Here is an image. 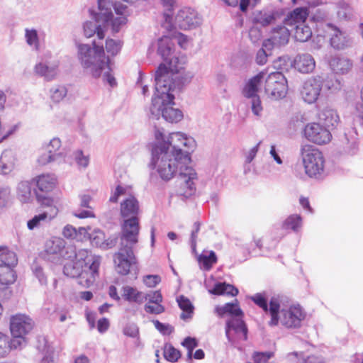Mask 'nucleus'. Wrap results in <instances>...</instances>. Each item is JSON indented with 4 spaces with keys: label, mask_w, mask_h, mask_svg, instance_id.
Here are the masks:
<instances>
[{
    "label": "nucleus",
    "mask_w": 363,
    "mask_h": 363,
    "mask_svg": "<svg viewBox=\"0 0 363 363\" xmlns=\"http://www.w3.org/2000/svg\"><path fill=\"white\" fill-rule=\"evenodd\" d=\"M127 6L121 3H113L112 0H98V12L90 10L95 21H88L83 25L84 35L91 38L96 34L99 39L105 37V29L111 26L113 33L120 31L127 23Z\"/></svg>",
    "instance_id": "nucleus-1"
},
{
    "label": "nucleus",
    "mask_w": 363,
    "mask_h": 363,
    "mask_svg": "<svg viewBox=\"0 0 363 363\" xmlns=\"http://www.w3.org/2000/svg\"><path fill=\"white\" fill-rule=\"evenodd\" d=\"M155 92L150 108V117L159 119L160 116L169 123H178L183 118V113L174 108V95L172 94L169 75L163 67L156 70L155 75Z\"/></svg>",
    "instance_id": "nucleus-2"
},
{
    "label": "nucleus",
    "mask_w": 363,
    "mask_h": 363,
    "mask_svg": "<svg viewBox=\"0 0 363 363\" xmlns=\"http://www.w3.org/2000/svg\"><path fill=\"white\" fill-rule=\"evenodd\" d=\"M140 233L139 219H125L121 225L119 237V250L113 255L116 271L121 275H127L130 269L137 268V258L133 252L138 242Z\"/></svg>",
    "instance_id": "nucleus-3"
},
{
    "label": "nucleus",
    "mask_w": 363,
    "mask_h": 363,
    "mask_svg": "<svg viewBox=\"0 0 363 363\" xmlns=\"http://www.w3.org/2000/svg\"><path fill=\"white\" fill-rule=\"evenodd\" d=\"M93 47L87 44L78 45V57L82 66L93 77H102L104 83L111 87L117 85L116 80L112 74L110 60L104 54L103 46H99L94 41Z\"/></svg>",
    "instance_id": "nucleus-4"
},
{
    "label": "nucleus",
    "mask_w": 363,
    "mask_h": 363,
    "mask_svg": "<svg viewBox=\"0 0 363 363\" xmlns=\"http://www.w3.org/2000/svg\"><path fill=\"white\" fill-rule=\"evenodd\" d=\"M272 316L267 324L271 328L281 327L287 330L301 328L306 312L299 304H290L286 296L282 295L279 303L271 307Z\"/></svg>",
    "instance_id": "nucleus-5"
},
{
    "label": "nucleus",
    "mask_w": 363,
    "mask_h": 363,
    "mask_svg": "<svg viewBox=\"0 0 363 363\" xmlns=\"http://www.w3.org/2000/svg\"><path fill=\"white\" fill-rule=\"evenodd\" d=\"M150 165L155 169L160 177L164 181L171 180L180 171V167L190 163L168 150L167 145H159L155 143L151 145Z\"/></svg>",
    "instance_id": "nucleus-6"
},
{
    "label": "nucleus",
    "mask_w": 363,
    "mask_h": 363,
    "mask_svg": "<svg viewBox=\"0 0 363 363\" xmlns=\"http://www.w3.org/2000/svg\"><path fill=\"white\" fill-rule=\"evenodd\" d=\"M155 143L159 145H167L168 150L181 157L184 161L191 162L190 151H193L196 142L192 137L182 132H174L166 137L160 129L155 130Z\"/></svg>",
    "instance_id": "nucleus-7"
},
{
    "label": "nucleus",
    "mask_w": 363,
    "mask_h": 363,
    "mask_svg": "<svg viewBox=\"0 0 363 363\" xmlns=\"http://www.w3.org/2000/svg\"><path fill=\"white\" fill-rule=\"evenodd\" d=\"M67 259L75 258L76 261L81 264L90 274L86 279L84 286L89 287L96 280L99 275V268L101 258L100 256L92 255L91 252L85 249L75 250L73 246H68L67 251Z\"/></svg>",
    "instance_id": "nucleus-8"
},
{
    "label": "nucleus",
    "mask_w": 363,
    "mask_h": 363,
    "mask_svg": "<svg viewBox=\"0 0 363 363\" xmlns=\"http://www.w3.org/2000/svg\"><path fill=\"white\" fill-rule=\"evenodd\" d=\"M123 197L120 203V214L125 219H139L140 203L137 198L129 193L126 187L117 186L109 198V201L116 203L119 198Z\"/></svg>",
    "instance_id": "nucleus-9"
},
{
    "label": "nucleus",
    "mask_w": 363,
    "mask_h": 363,
    "mask_svg": "<svg viewBox=\"0 0 363 363\" xmlns=\"http://www.w3.org/2000/svg\"><path fill=\"white\" fill-rule=\"evenodd\" d=\"M300 155L306 174L317 177L324 172L325 159L323 153L313 146L305 144L301 146Z\"/></svg>",
    "instance_id": "nucleus-10"
},
{
    "label": "nucleus",
    "mask_w": 363,
    "mask_h": 363,
    "mask_svg": "<svg viewBox=\"0 0 363 363\" xmlns=\"http://www.w3.org/2000/svg\"><path fill=\"white\" fill-rule=\"evenodd\" d=\"M186 62L185 57H175L169 62V67L161 64L157 68L159 69L163 67L166 72L169 74L172 93L176 89L180 90L184 86L189 84L194 76L191 72L184 70Z\"/></svg>",
    "instance_id": "nucleus-11"
},
{
    "label": "nucleus",
    "mask_w": 363,
    "mask_h": 363,
    "mask_svg": "<svg viewBox=\"0 0 363 363\" xmlns=\"http://www.w3.org/2000/svg\"><path fill=\"white\" fill-rule=\"evenodd\" d=\"M197 174L194 169L188 165L180 167L176 181V193L182 199H186L195 194Z\"/></svg>",
    "instance_id": "nucleus-12"
},
{
    "label": "nucleus",
    "mask_w": 363,
    "mask_h": 363,
    "mask_svg": "<svg viewBox=\"0 0 363 363\" xmlns=\"http://www.w3.org/2000/svg\"><path fill=\"white\" fill-rule=\"evenodd\" d=\"M287 90V81L281 72H272L266 78L264 91L271 99L277 100L284 98Z\"/></svg>",
    "instance_id": "nucleus-13"
},
{
    "label": "nucleus",
    "mask_w": 363,
    "mask_h": 363,
    "mask_svg": "<svg viewBox=\"0 0 363 363\" xmlns=\"http://www.w3.org/2000/svg\"><path fill=\"white\" fill-rule=\"evenodd\" d=\"M225 335L230 342L235 345L247 338V328L242 318H230L226 322Z\"/></svg>",
    "instance_id": "nucleus-14"
},
{
    "label": "nucleus",
    "mask_w": 363,
    "mask_h": 363,
    "mask_svg": "<svg viewBox=\"0 0 363 363\" xmlns=\"http://www.w3.org/2000/svg\"><path fill=\"white\" fill-rule=\"evenodd\" d=\"M323 79L320 75L307 79L302 85L301 96L308 104L315 103L323 90Z\"/></svg>",
    "instance_id": "nucleus-15"
},
{
    "label": "nucleus",
    "mask_w": 363,
    "mask_h": 363,
    "mask_svg": "<svg viewBox=\"0 0 363 363\" xmlns=\"http://www.w3.org/2000/svg\"><path fill=\"white\" fill-rule=\"evenodd\" d=\"M304 137L310 142L323 145L331 140L330 132L318 123H309L303 129Z\"/></svg>",
    "instance_id": "nucleus-16"
},
{
    "label": "nucleus",
    "mask_w": 363,
    "mask_h": 363,
    "mask_svg": "<svg viewBox=\"0 0 363 363\" xmlns=\"http://www.w3.org/2000/svg\"><path fill=\"white\" fill-rule=\"evenodd\" d=\"M201 23V17L191 8L186 7L180 9L175 17L176 25L183 30L196 28Z\"/></svg>",
    "instance_id": "nucleus-17"
},
{
    "label": "nucleus",
    "mask_w": 363,
    "mask_h": 363,
    "mask_svg": "<svg viewBox=\"0 0 363 363\" xmlns=\"http://www.w3.org/2000/svg\"><path fill=\"white\" fill-rule=\"evenodd\" d=\"M59 62L49 60L45 55L33 67V73L45 81L50 82L56 79L59 72Z\"/></svg>",
    "instance_id": "nucleus-18"
},
{
    "label": "nucleus",
    "mask_w": 363,
    "mask_h": 363,
    "mask_svg": "<svg viewBox=\"0 0 363 363\" xmlns=\"http://www.w3.org/2000/svg\"><path fill=\"white\" fill-rule=\"evenodd\" d=\"M67 247H65V241L60 238H54L46 242L45 253V257L52 262H58L62 258L67 259L66 253Z\"/></svg>",
    "instance_id": "nucleus-19"
},
{
    "label": "nucleus",
    "mask_w": 363,
    "mask_h": 363,
    "mask_svg": "<svg viewBox=\"0 0 363 363\" xmlns=\"http://www.w3.org/2000/svg\"><path fill=\"white\" fill-rule=\"evenodd\" d=\"M269 36L268 39L263 41V47L268 50L274 47L286 45L289 40L290 32L284 26H277L272 29Z\"/></svg>",
    "instance_id": "nucleus-20"
},
{
    "label": "nucleus",
    "mask_w": 363,
    "mask_h": 363,
    "mask_svg": "<svg viewBox=\"0 0 363 363\" xmlns=\"http://www.w3.org/2000/svg\"><path fill=\"white\" fill-rule=\"evenodd\" d=\"M33 321L27 315L17 314L11 318L10 330L12 335H26L33 328Z\"/></svg>",
    "instance_id": "nucleus-21"
},
{
    "label": "nucleus",
    "mask_w": 363,
    "mask_h": 363,
    "mask_svg": "<svg viewBox=\"0 0 363 363\" xmlns=\"http://www.w3.org/2000/svg\"><path fill=\"white\" fill-rule=\"evenodd\" d=\"M325 35L330 37V45L335 49L341 50L344 49L349 45V40L337 27L330 23H327L323 28Z\"/></svg>",
    "instance_id": "nucleus-22"
},
{
    "label": "nucleus",
    "mask_w": 363,
    "mask_h": 363,
    "mask_svg": "<svg viewBox=\"0 0 363 363\" xmlns=\"http://www.w3.org/2000/svg\"><path fill=\"white\" fill-rule=\"evenodd\" d=\"M63 273L65 276L69 277H79V284L83 286H85L86 279L90 275L89 272L77 261H69L67 262L64 266Z\"/></svg>",
    "instance_id": "nucleus-23"
},
{
    "label": "nucleus",
    "mask_w": 363,
    "mask_h": 363,
    "mask_svg": "<svg viewBox=\"0 0 363 363\" xmlns=\"http://www.w3.org/2000/svg\"><path fill=\"white\" fill-rule=\"evenodd\" d=\"M282 295L274 294L269 300L265 292L257 293L250 297V299L260 308H262L269 316H272L271 307L274 303H279Z\"/></svg>",
    "instance_id": "nucleus-24"
},
{
    "label": "nucleus",
    "mask_w": 363,
    "mask_h": 363,
    "mask_svg": "<svg viewBox=\"0 0 363 363\" xmlns=\"http://www.w3.org/2000/svg\"><path fill=\"white\" fill-rule=\"evenodd\" d=\"M58 210L55 206H50V211H45L35 215L27 222V227L30 230L40 228L43 224L50 222L57 214Z\"/></svg>",
    "instance_id": "nucleus-25"
},
{
    "label": "nucleus",
    "mask_w": 363,
    "mask_h": 363,
    "mask_svg": "<svg viewBox=\"0 0 363 363\" xmlns=\"http://www.w3.org/2000/svg\"><path fill=\"white\" fill-rule=\"evenodd\" d=\"M266 73L260 72L257 75L250 78L245 84L242 89V94L245 97L250 99L255 96H259L257 92L259 87L265 78Z\"/></svg>",
    "instance_id": "nucleus-26"
},
{
    "label": "nucleus",
    "mask_w": 363,
    "mask_h": 363,
    "mask_svg": "<svg viewBox=\"0 0 363 363\" xmlns=\"http://www.w3.org/2000/svg\"><path fill=\"white\" fill-rule=\"evenodd\" d=\"M294 68L301 73H309L313 72L315 67L313 57L308 53L299 54L294 60Z\"/></svg>",
    "instance_id": "nucleus-27"
},
{
    "label": "nucleus",
    "mask_w": 363,
    "mask_h": 363,
    "mask_svg": "<svg viewBox=\"0 0 363 363\" xmlns=\"http://www.w3.org/2000/svg\"><path fill=\"white\" fill-rule=\"evenodd\" d=\"M45 36V33L34 28H26L24 38L27 45L34 51L40 49V41Z\"/></svg>",
    "instance_id": "nucleus-28"
},
{
    "label": "nucleus",
    "mask_w": 363,
    "mask_h": 363,
    "mask_svg": "<svg viewBox=\"0 0 363 363\" xmlns=\"http://www.w3.org/2000/svg\"><path fill=\"white\" fill-rule=\"evenodd\" d=\"M157 45V53L169 65V62L176 57H172L174 48L172 40L168 36H163L159 39Z\"/></svg>",
    "instance_id": "nucleus-29"
},
{
    "label": "nucleus",
    "mask_w": 363,
    "mask_h": 363,
    "mask_svg": "<svg viewBox=\"0 0 363 363\" xmlns=\"http://www.w3.org/2000/svg\"><path fill=\"white\" fill-rule=\"evenodd\" d=\"M308 16V9L306 7L296 8L290 12L285 18L287 26H294L301 25L306 22Z\"/></svg>",
    "instance_id": "nucleus-30"
},
{
    "label": "nucleus",
    "mask_w": 363,
    "mask_h": 363,
    "mask_svg": "<svg viewBox=\"0 0 363 363\" xmlns=\"http://www.w3.org/2000/svg\"><path fill=\"white\" fill-rule=\"evenodd\" d=\"M16 157L12 150H5L0 157V174H8L13 171Z\"/></svg>",
    "instance_id": "nucleus-31"
},
{
    "label": "nucleus",
    "mask_w": 363,
    "mask_h": 363,
    "mask_svg": "<svg viewBox=\"0 0 363 363\" xmlns=\"http://www.w3.org/2000/svg\"><path fill=\"white\" fill-rule=\"evenodd\" d=\"M330 66L336 74H345L351 70L352 62L348 58L335 56L331 59Z\"/></svg>",
    "instance_id": "nucleus-32"
},
{
    "label": "nucleus",
    "mask_w": 363,
    "mask_h": 363,
    "mask_svg": "<svg viewBox=\"0 0 363 363\" xmlns=\"http://www.w3.org/2000/svg\"><path fill=\"white\" fill-rule=\"evenodd\" d=\"M121 297L130 303H136L138 304L144 301V294L140 291L137 288L129 285L123 286L121 290Z\"/></svg>",
    "instance_id": "nucleus-33"
},
{
    "label": "nucleus",
    "mask_w": 363,
    "mask_h": 363,
    "mask_svg": "<svg viewBox=\"0 0 363 363\" xmlns=\"http://www.w3.org/2000/svg\"><path fill=\"white\" fill-rule=\"evenodd\" d=\"M216 311L219 316L228 315L230 318L243 317V312L240 308L237 301H235V303H228L223 306H218L216 308Z\"/></svg>",
    "instance_id": "nucleus-34"
},
{
    "label": "nucleus",
    "mask_w": 363,
    "mask_h": 363,
    "mask_svg": "<svg viewBox=\"0 0 363 363\" xmlns=\"http://www.w3.org/2000/svg\"><path fill=\"white\" fill-rule=\"evenodd\" d=\"M35 180L39 190L45 192L52 191L55 186L57 182L55 176L52 174L39 175Z\"/></svg>",
    "instance_id": "nucleus-35"
},
{
    "label": "nucleus",
    "mask_w": 363,
    "mask_h": 363,
    "mask_svg": "<svg viewBox=\"0 0 363 363\" xmlns=\"http://www.w3.org/2000/svg\"><path fill=\"white\" fill-rule=\"evenodd\" d=\"M318 118L328 127H335L339 122V116L337 112L330 108H325L320 111Z\"/></svg>",
    "instance_id": "nucleus-36"
},
{
    "label": "nucleus",
    "mask_w": 363,
    "mask_h": 363,
    "mask_svg": "<svg viewBox=\"0 0 363 363\" xmlns=\"http://www.w3.org/2000/svg\"><path fill=\"white\" fill-rule=\"evenodd\" d=\"M14 267L0 264V284L10 285L15 282L16 274Z\"/></svg>",
    "instance_id": "nucleus-37"
},
{
    "label": "nucleus",
    "mask_w": 363,
    "mask_h": 363,
    "mask_svg": "<svg viewBox=\"0 0 363 363\" xmlns=\"http://www.w3.org/2000/svg\"><path fill=\"white\" fill-rule=\"evenodd\" d=\"M303 220L301 216L298 214H291L283 222L282 228L298 233L301 230Z\"/></svg>",
    "instance_id": "nucleus-38"
},
{
    "label": "nucleus",
    "mask_w": 363,
    "mask_h": 363,
    "mask_svg": "<svg viewBox=\"0 0 363 363\" xmlns=\"http://www.w3.org/2000/svg\"><path fill=\"white\" fill-rule=\"evenodd\" d=\"M43 147L48 152H50L49 150H50V155H60L62 162L71 163V162L66 158L65 153L60 150L61 147V140L60 138H53L48 143L44 144Z\"/></svg>",
    "instance_id": "nucleus-39"
},
{
    "label": "nucleus",
    "mask_w": 363,
    "mask_h": 363,
    "mask_svg": "<svg viewBox=\"0 0 363 363\" xmlns=\"http://www.w3.org/2000/svg\"><path fill=\"white\" fill-rule=\"evenodd\" d=\"M209 292L216 295H228L235 296L238 294V289L234 286L226 283H217Z\"/></svg>",
    "instance_id": "nucleus-40"
},
{
    "label": "nucleus",
    "mask_w": 363,
    "mask_h": 363,
    "mask_svg": "<svg viewBox=\"0 0 363 363\" xmlns=\"http://www.w3.org/2000/svg\"><path fill=\"white\" fill-rule=\"evenodd\" d=\"M18 258L16 253L6 247H0V264L16 267Z\"/></svg>",
    "instance_id": "nucleus-41"
},
{
    "label": "nucleus",
    "mask_w": 363,
    "mask_h": 363,
    "mask_svg": "<svg viewBox=\"0 0 363 363\" xmlns=\"http://www.w3.org/2000/svg\"><path fill=\"white\" fill-rule=\"evenodd\" d=\"M49 152H50V150H49ZM52 162L61 163L62 160H60V155H50V152L46 151L42 146L38 151V157L37 159L38 164L43 166Z\"/></svg>",
    "instance_id": "nucleus-42"
},
{
    "label": "nucleus",
    "mask_w": 363,
    "mask_h": 363,
    "mask_svg": "<svg viewBox=\"0 0 363 363\" xmlns=\"http://www.w3.org/2000/svg\"><path fill=\"white\" fill-rule=\"evenodd\" d=\"M294 29V38L298 41L306 42L312 36V30L306 23L296 26Z\"/></svg>",
    "instance_id": "nucleus-43"
},
{
    "label": "nucleus",
    "mask_w": 363,
    "mask_h": 363,
    "mask_svg": "<svg viewBox=\"0 0 363 363\" xmlns=\"http://www.w3.org/2000/svg\"><path fill=\"white\" fill-rule=\"evenodd\" d=\"M177 301L179 308L183 311L180 318L183 320L191 318L194 310V306L191 301L182 295L177 298Z\"/></svg>",
    "instance_id": "nucleus-44"
},
{
    "label": "nucleus",
    "mask_w": 363,
    "mask_h": 363,
    "mask_svg": "<svg viewBox=\"0 0 363 363\" xmlns=\"http://www.w3.org/2000/svg\"><path fill=\"white\" fill-rule=\"evenodd\" d=\"M323 79V91L335 93L341 89V82L333 77L320 75Z\"/></svg>",
    "instance_id": "nucleus-45"
},
{
    "label": "nucleus",
    "mask_w": 363,
    "mask_h": 363,
    "mask_svg": "<svg viewBox=\"0 0 363 363\" xmlns=\"http://www.w3.org/2000/svg\"><path fill=\"white\" fill-rule=\"evenodd\" d=\"M276 20V17L272 12L259 11L255 14L254 21L262 26H267L273 23Z\"/></svg>",
    "instance_id": "nucleus-46"
},
{
    "label": "nucleus",
    "mask_w": 363,
    "mask_h": 363,
    "mask_svg": "<svg viewBox=\"0 0 363 363\" xmlns=\"http://www.w3.org/2000/svg\"><path fill=\"white\" fill-rule=\"evenodd\" d=\"M18 196L21 202H29L32 198L31 186L28 182H21L18 186Z\"/></svg>",
    "instance_id": "nucleus-47"
},
{
    "label": "nucleus",
    "mask_w": 363,
    "mask_h": 363,
    "mask_svg": "<svg viewBox=\"0 0 363 363\" xmlns=\"http://www.w3.org/2000/svg\"><path fill=\"white\" fill-rule=\"evenodd\" d=\"M67 94V89L63 85H55L50 90L51 100L55 103L62 101Z\"/></svg>",
    "instance_id": "nucleus-48"
},
{
    "label": "nucleus",
    "mask_w": 363,
    "mask_h": 363,
    "mask_svg": "<svg viewBox=\"0 0 363 363\" xmlns=\"http://www.w3.org/2000/svg\"><path fill=\"white\" fill-rule=\"evenodd\" d=\"M216 261L217 257L213 251H211L208 255L202 254L199 258V262L201 267L205 270H209Z\"/></svg>",
    "instance_id": "nucleus-49"
},
{
    "label": "nucleus",
    "mask_w": 363,
    "mask_h": 363,
    "mask_svg": "<svg viewBox=\"0 0 363 363\" xmlns=\"http://www.w3.org/2000/svg\"><path fill=\"white\" fill-rule=\"evenodd\" d=\"M123 44L121 40L108 38L106 41V50L108 54L115 56L121 51Z\"/></svg>",
    "instance_id": "nucleus-50"
},
{
    "label": "nucleus",
    "mask_w": 363,
    "mask_h": 363,
    "mask_svg": "<svg viewBox=\"0 0 363 363\" xmlns=\"http://www.w3.org/2000/svg\"><path fill=\"white\" fill-rule=\"evenodd\" d=\"M92 245L101 248L104 246L105 235L104 232L99 229L94 230L89 235Z\"/></svg>",
    "instance_id": "nucleus-51"
},
{
    "label": "nucleus",
    "mask_w": 363,
    "mask_h": 363,
    "mask_svg": "<svg viewBox=\"0 0 363 363\" xmlns=\"http://www.w3.org/2000/svg\"><path fill=\"white\" fill-rule=\"evenodd\" d=\"M164 358L171 362H177L181 356L180 352L170 344H166L164 347Z\"/></svg>",
    "instance_id": "nucleus-52"
},
{
    "label": "nucleus",
    "mask_w": 363,
    "mask_h": 363,
    "mask_svg": "<svg viewBox=\"0 0 363 363\" xmlns=\"http://www.w3.org/2000/svg\"><path fill=\"white\" fill-rule=\"evenodd\" d=\"M72 156L79 167L86 168L88 167L89 163V155H85L82 150H78L74 152Z\"/></svg>",
    "instance_id": "nucleus-53"
},
{
    "label": "nucleus",
    "mask_w": 363,
    "mask_h": 363,
    "mask_svg": "<svg viewBox=\"0 0 363 363\" xmlns=\"http://www.w3.org/2000/svg\"><path fill=\"white\" fill-rule=\"evenodd\" d=\"M13 337L10 340V342L8 341V347L9 350L14 349H21L26 345V341L24 337V335H12Z\"/></svg>",
    "instance_id": "nucleus-54"
},
{
    "label": "nucleus",
    "mask_w": 363,
    "mask_h": 363,
    "mask_svg": "<svg viewBox=\"0 0 363 363\" xmlns=\"http://www.w3.org/2000/svg\"><path fill=\"white\" fill-rule=\"evenodd\" d=\"M43 341L45 342V339L43 338ZM39 350L42 352L43 357L41 363H54L53 360V347L45 342V345L43 349L39 347Z\"/></svg>",
    "instance_id": "nucleus-55"
},
{
    "label": "nucleus",
    "mask_w": 363,
    "mask_h": 363,
    "mask_svg": "<svg viewBox=\"0 0 363 363\" xmlns=\"http://www.w3.org/2000/svg\"><path fill=\"white\" fill-rule=\"evenodd\" d=\"M32 271L35 277L38 279L41 285H46L48 283L47 276L43 272V268L37 264L32 266Z\"/></svg>",
    "instance_id": "nucleus-56"
},
{
    "label": "nucleus",
    "mask_w": 363,
    "mask_h": 363,
    "mask_svg": "<svg viewBox=\"0 0 363 363\" xmlns=\"http://www.w3.org/2000/svg\"><path fill=\"white\" fill-rule=\"evenodd\" d=\"M144 300L148 301L147 303H162L163 297L160 291H153L144 294Z\"/></svg>",
    "instance_id": "nucleus-57"
},
{
    "label": "nucleus",
    "mask_w": 363,
    "mask_h": 363,
    "mask_svg": "<svg viewBox=\"0 0 363 363\" xmlns=\"http://www.w3.org/2000/svg\"><path fill=\"white\" fill-rule=\"evenodd\" d=\"M144 309L146 313L155 315L161 314L165 310L164 306L161 303H146Z\"/></svg>",
    "instance_id": "nucleus-58"
},
{
    "label": "nucleus",
    "mask_w": 363,
    "mask_h": 363,
    "mask_svg": "<svg viewBox=\"0 0 363 363\" xmlns=\"http://www.w3.org/2000/svg\"><path fill=\"white\" fill-rule=\"evenodd\" d=\"M155 328L163 335H170L174 331V328L169 324H165L157 320H153Z\"/></svg>",
    "instance_id": "nucleus-59"
},
{
    "label": "nucleus",
    "mask_w": 363,
    "mask_h": 363,
    "mask_svg": "<svg viewBox=\"0 0 363 363\" xmlns=\"http://www.w3.org/2000/svg\"><path fill=\"white\" fill-rule=\"evenodd\" d=\"M251 99V109L253 114L260 117L263 111V107L259 96H255Z\"/></svg>",
    "instance_id": "nucleus-60"
},
{
    "label": "nucleus",
    "mask_w": 363,
    "mask_h": 363,
    "mask_svg": "<svg viewBox=\"0 0 363 363\" xmlns=\"http://www.w3.org/2000/svg\"><path fill=\"white\" fill-rule=\"evenodd\" d=\"M286 359L289 363H305L306 355L302 352H293L286 355Z\"/></svg>",
    "instance_id": "nucleus-61"
},
{
    "label": "nucleus",
    "mask_w": 363,
    "mask_h": 363,
    "mask_svg": "<svg viewBox=\"0 0 363 363\" xmlns=\"http://www.w3.org/2000/svg\"><path fill=\"white\" fill-rule=\"evenodd\" d=\"M182 345L188 350V357L191 358L192 352L197 347L198 343L195 338L187 337L182 342Z\"/></svg>",
    "instance_id": "nucleus-62"
},
{
    "label": "nucleus",
    "mask_w": 363,
    "mask_h": 363,
    "mask_svg": "<svg viewBox=\"0 0 363 363\" xmlns=\"http://www.w3.org/2000/svg\"><path fill=\"white\" fill-rule=\"evenodd\" d=\"M123 334L130 337H137L139 335V328L135 323L128 324L123 328Z\"/></svg>",
    "instance_id": "nucleus-63"
},
{
    "label": "nucleus",
    "mask_w": 363,
    "mask_h": 363,
    "mask_svg": "<svg viewBox=\"0 0 363 363\" xmlns=\"http://www.w3.org/2000/svg\"><path fill=\"white\" fill-rule=\"evenodd\" d=\"M161 281V278L158 275H146L143 277V283L147 287L153 288Z\"/></svg>",
    "instance_id": "nucleus-64"
}]
</instances>
